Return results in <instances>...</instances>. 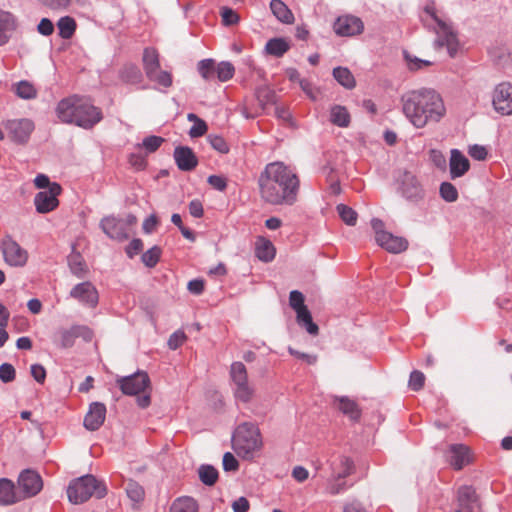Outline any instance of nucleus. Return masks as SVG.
Wrapping results in <instances>:
<instances>
[{
  "mask_svg": "<svg viewBox=\"0 0 512 512\" xmlns=\"http://www.w3.org/2000/svg\"><path fill=\"white\" fill-rule=\"evenodd\" d=\"M258 189L259 196L265 203L291 206L297 201L300 180L283 162H272L260 173Z\"/></svg>",
  "mask_w": 512,
  "mask_h": 512,
  "instance_id": "1",
  "label": "nucleus"
},
{
  "mask_svg": "<svg viewBox=\"0 0 512 512\" xmlns=\"http://www.w3.org/2000/svg\"><path fill=\"white\" fill-rule=\"evenodd\" d=\"M402 110L416 128L439 122L446 114L444 102L436 91L421 89L402 96Z\"/></svg>",
  "mask_w": 512,
  "mask_h": 512,
  "instance_id": "2",
  "label": "nucleus"
},
{
  "mask_svg": "<svg viewBox=\"0 0 512 512\" xmlns=\"http://www.w3.org/2000/svg\"><path fill=\"white\" fill-rule=\"evenodd\" d=\"M58 119L66 124H74L84 129L92 128L102 119L99 108L85 97L72 95L59 101L56 106Z\"/></svg>",
  "mask_w": 512,
  "mask_h": 512,
  "instance_id": "3",
  "label": "nucleus"
},
{
  "mask_svg": "<svg viewBox=\"0 0 512 512\" xmlns=\"http://www.w3.org/2000/svg\"><path fill=\"white\" fill-rule=\"evenodd\" d=\"M424 12L427 15L426 18H423L424 24L437 35L433 43L434 48L440 50L446 46L449 55L454 57L458 51L459 42L451 23L440 17L433 6L427 5Z\"/></svg>",
  "mask_w": 512,
  "mask_h": 512,
  "instance_id": "4",
  "label": "nucleus"
},
{
  "mask_svg": "<svg viewBox=\"0 0 512 512\" xmlns=\"http://www.w3.org/2000/svg\"><path fill=\"white\" fill-rule=\"evenodd\" d=\"M235 453L243 459H252L263 446L261 432L258 426L251 422L240 424L232 438Z\"/></svg>",
  "mask_w": 512,
  "mask_h": 512,
  "instance_id": "5",
  "label": "nucleus"
},
{
  "mask_svg": "<svg viewBox=\"0 0 512 512\" xmlns=\"http://www.w3.org/2000/svg\"><path fill=\"white\" fill-rule=\"evenodd\" d=\"M106 494L105 484L91 474L73 480L67 488L68 499L73 504L84 503L92 496L103 498Z\"/></svg>",
  "mask_w": 512,
  "mask_h": 512,
  "instance_id": "6",
  "label": "nucleus"
},
{
  "mask_svg": "<svg viewBox=\"0 0 512 512\" xmlns=\"http://www.w3.org/2000/svg\"><path fill=\"white\" fill-rule=\"evenodd\" d=\"M117 385L125 395H143L138 396L137 404L141 408L150 405V394L146 390L150 387V378L145 371H137L132 375L120 377L116 380Z\"/></svg>",
  "mask_w": 512,
  "mask_h": 512,
  "instance_id": "7",
  "label": "nucleus"
},
{
  "mask_svg": "<svg viewBox=\"0 0 512 512\" xmlns=\"http://www.w3.org/2000/svg\"><path fill=\"white\" fill-rule=\"evenodd\" d=\"M399 192L402 197L409 203L418 205L425 198V190L417 177L410 173L404 172L400 180Z\"/></svg>",
  "mask_w": 512,
  "mask_h": 512,
  "instance_id": "8",
  "label": "nucleus"
},
{
  "mask_svg": "<svg viewBox=\"0 0 512 512\" xmlns=\"http://www.w3.org/2000/svg\"><path fill=\"white\" fill-rule=\"evenodd\" d=\"M1 251L4 261L12 267H23L28 261V252L9 235L1 240Z\"/></svg>",
  "mask_w": 512,
  "mask_h": 512,
  "instance_id": "9",
  "label": "nucleus"
},
{
  "mask_svg": "<svg viewBox=\"0 0 512 512\" xmlns=\"http://www.w3.org/2000/svg\"><path fill=\"white\" fill-rule=\"evenodd\" d=\"M92 336L93 333L87 326L73 325L70 328L59 329L54 336V342L60 348L66 349L72 347L77 338L81 337L86 341H90Z\"/></svg>",
  "mask_w": 512,
  "mask_h": 512,
  "instance_id": "10",
  "label": "nucleus"
},
{
  "mask_svg": "<svg viewBox=\"0 0 512 512\" xmlns=\"http://www.w3.org/2000/svg\"><path fill=\"white\" fill-rule=\"evenodd\" d=\"M60 193L61 186L55 182L52 183L50 189L38 192L34 198L36 211L38 213L45 214L55 210L59 205L57 197Z\"/></svg>",
  "mask_w": 512,
  "mask_h": 512,
  "instance_id": "11",
  "label": "nucleus"
},
{
  "mask_svg": "<svg viewBox=\"0 0 512 512\" xmlns=\"http://www.w3.org/2000/svg\"><path fill=\"white\" fill-rule=\"evenodd\" d=\"M4 127L11 140L19 144L26 143L34 130V124L29 119L8 120Z\"/></svg>",
  "mask_w": 512,
  "mask_h": 512,
  "instance_id": "12",
  "label": "nucleus"
},
{
  "mask_svg": "<svg viewBox=\"0 0 512 512\" xmlns=\"http://www.w3.org/2000/svg\"><path fill=\"white\" fill-rule=\"evenodd\" d=\"M492 103L495 110L502 115L512 114V84L503 82L496 86Z\"/></svg>",
  "mask_w": 512,
  "mask_h": 512,
  "instance_id": "13",
  "label": "nucleus"
},
{
  "mask_svg": "<svg viewBox=\"0 0 512 512\" xmlns=\"http://www.w3.org/2000/svg\"><path fill=\"white\" fill-rule=\"evenodd\" d=\"M333 29L338 36L352 37L363 32L364 24L359 17L344 15L336 19Z\"/></svg>",
  "mask_w": 512,
  "mask_h": 512,
  "instance_id": "14",
  "label": "nucleus"
},
{
  "mask_svg": "<svg viewBox=\"0 0 512 512\" xmlns=\"http://www.w3.org/2000/svg\"><path fill=\"white\" fill-rule=\"evenodd\" d=\"M18 487L22 493L21 499L28 498L35 496L41 491L43 482L38 473L32 470H25L19 475Z\"/></svg>",
  "mask_w": 512,
  "mask_h": 512,
  "instance_id": "15",
  "label": "nucleus"
},
{
  "mask_svg": "<svg viewBox=\"0 0 512 512\" xmlns=\"http://www.w3.org/2000/svg\"><path fill=\"white\" fill-rule=\"evenodd\" d=\"M100 228L113 240L122 242L129 237V231L125 229V223L122 222V219L114 216L104 217L100 221Z\"/></svg>",
  "mask_w": 512,
  "mask_h": 512,
  "instance_id": "16",
  "label": "nucleus"
},
{
  "mask_svg": "<svg viewBox=\"0 0 512 512\" xmlns=\"http://www.w3.org/2000/svg\"><path fill=\"white\" fill-rule=\"evenodd\" d=\"M70 296L89 307H95L99 299L98 292L91 282L77 284L70 291Z\"/></svg>",
  "mask_w": 512,
  "mask_h": 512,
  "instance_id": "17",
  "label": "nucleus"
},
{
  "mask_svg": "<svg viewBox=\"0 0 512 512\" xmlns=\"http://www.w3.org/2000/svg\"><path fill=\"white\" fill-rule=\"evenodd\" d=\"M106 407L103 403L93 402L84 418V427L89 431L98 430L104 423Z\"/></svg>",
  "mask_w": 512,
  "mask_h": 512,
  "instance_id": "18",
  "label": "nucleus"
},
{
  "mask_svg": "<svg viewBox=\"0 0 512 512\" xmlns=\"http://www.w3.org/2000/svg\"><path fill=\"white\" fill-rule=\"evenodd\" d=\"M459 509L456 512H479L480 502L476 490L464 486L458 491Z\"/></svg>",
  "mask_w": 512,
  "mask_h": 512,
  "instance_id": "19",
  "label": "nucleus"
},
{
  "mask_svg": "<svg viewBox=\"0 0 512 512\" xmlns=\"http://www.w3.org/2000/svg\"><path fill=\"white\" fill-rule=\"evenodd\" d=\"M447 460L454 469H462L471 461L468 447L462 444L451 445L447 450Z\"/></svg>",
  "mask_w": 512,
  "mask_h": 512,
  "instance_id": "20",
  "label": "nucleus"
},
{
  "mask_svg": "<svg viewBox=\"0 0 512 512\" xmlns=\"http://www.w3.org/2000/svg\"><path fill=\"white\" fill-rule=\"evenodd\" d=\"M470 168L468 158L458 149L450 151L449 171L451 179L462 177Z\"/></svg>",
  "mask_w": 512,
  "mask_h": 512,
  "instance_id": "21",
  "label": "nucleus"
},
{
  "mask_svg": "<svg viewBox=\"0 0 512 512\" xmlns=\"http://www.w3.org/2000/svg\"><path fill=\"white\" fill-rule=\"evenodd\" d=\"M377 244L390 253H400L407 249L408 242L405 238L394 236L391 233H381L377 237Z\"/></svg>",
  "mask_w": 512,
  "mask_h": 512,
  "instance_id": "22",
  "label": "nucleus"
},
{
  "mask_svg": "<svg viewBox=\"0 0 512 512\" xmlns=\"http://www.w3.org/2000/svg\"><path fill=\"white\" fill-rule=\"evenodd\" d=\"M333 405L353 421H357L361 416L357 402L347 396H334Z\"/></svg>",
  "mask_w": 512,
  "mask_h": 512,
  "instance_id": "23",
  "label": "nucleus"
},
{
  "mask_svg": "<svg viewBox=\"0 0 512 512\" xmlns=\"http://www.w3.org/2000/svg\"><path fill=\"white\" fill-rule=\"evenodd\" d=\"M174 159L182 171H191L198 163L194 152L189 147H177L174 151Z\"/></svg>",
  "mask_w": 512,
  "mask_h": 512,
  "instance_id": "24",
  "label": "nucleus"
},
{
  "mask_svg": "<svg viewBox=\"0 0 512 512\" xmlns=\"http://www.w3.org/2000/svg\"><path fill=\"white\" fill-rule=\"evenodd\" d=\"M332 474L338 478H346L355 471V465L353 460L348 457L341 455L330 464Z\"/></svg>",
  "mask_w": 512,
  "mask_h": 512,
  "instance_id": "25",
  "label": "nucleus"
},
{
  "mask_svg": "<svg viewBox=\"0 0 512 512\" xmlns=\"http://www.w3.org/2000/svg\"><path fill=\"white\" fill-rule=\"evenodd\" d=\"M17 27L15 16L7 11H0V46L9 41L10 33Z\"/></svg>",
  "mask_w": 512,
  "mask_h": 512,
  "instance_id": "26",
  "label": "nucleus"
},
{
  "mask_svg": "<svg viewBox=\"0 0 512 512\" xmlns=\"http://www.w3.org/2000/svg\"><path fill=\"white\" fill-rule=\"evenodd\" d=\"M21 500L15 492L14 483L6 478L0 479V504L10 505Z\"/></svg>",
  "mask_w": 512,
  "mask_h": 512,
  "instance_id": "27",
  "label": "nucleus"
},
{
  "mask_svg": "<svg viewBox=\"0 0 512 512\" xmlns=\"http://www.w3.org/2000/svg\"><path fill=\"white\" fill-rule=\"evenodd\" d=\"M270 10L277 20L284 24H292L294 15L282 0H271Z\"/></svg>",
  "mask_w": 512,
  "mask_h": 512,
  "instance_id": "28",
  "label": "nucleus"
},
{
  "mask_svg": "<svg viewBox=\"0 0 512 512\" xmlns=\"http://www.w3.org/2000/svg\"><path fill=\"white\" fill-rule=\"evenodd\" d=\"M255 253L259 260L270 262L275 257V247L270 240L260 237L256 241Z\"/></svg>",
  "mask_w": 512,
  "mask_h": 512,
  "instance_id": "29",
  "label": "nucleus"
},
{
  "mask_svg": "<svg viewBox=\"0 0 512 512\" xmlns=\"http://www.w3.org/2000/svg\"><path fill=\"white\" fill-rule=\"evenodd\" d=\"M143 67L146 76H153L160 69L159 55L156 50L146 48L143 53Z\"/></svg>",
  "mask_w": 512,
  "mask_h": 512,
  "instance_id": "30",
  "label": "nucleus"
},
{
  "mask_svg": "<svg viewBox=\"0 0 512 512\" xmlns=\"http://www.w3.org/2000/svg\"><path fill=\"white\" fill-rule=\"evenodd\" d=\"M350 114L345 106L334 105L330 109V121L338 127H348Z\"/></svg>",
  "mask_w": 512,
  "mask_h": 512,
  "instance_id": "31",
  "label": "nucleus"
},
{
  "mask_svg": "<svg viewBox=\"0 0 512 512\" xmlns=\"http://www.w3.org/2000/svg\"><path fill=\"white\" fill-rule=\"evenodd\" d=\"M296 321L299 326L304 328L310 335L316 336L319 332V327L313 322L312 315L307 309H302L296 313Z\"/></svg>",
  "mask_w": 512,
  "mask_h": 512,
  "instance_id": "32",
  "label": "nucleus"
},
{
  "mask_svg": "<svg viewBox=\"0 0 512 512\" xmlns=\"http://www.w3.org/2000/svg\"><path fill=\"white\" fill-rule=\"evenodd\" d=\"M290 49V44L284 38H272L265 46V50L268 54L281 57Z\"/></svg>",
  "mask_w": 512,
  "mask_h": 512,
  "instance_id": "33",
  "label": "nucleus"
},
{
  "mask_svg": "<svg viewBox=\"0 0 512 512\" xmlns=\"http://www.w3.org/2000/svg\"><path fill=\"white\" fill-rule=\"evenodd\" d=\"M333 77L335 80L345 87L346 89H352L356 85V81L350 70L346 67H336L333 69Z\"/></svg>",
  "mask_w": 512,
  "mask_h": 512,
  "instance_id": "34",
  "label": "nucleus"
},
{
  "mask_svg": "<svg viewBox=\"0 0 512 512\" xmlns=\"http://www.w3.org/2000/svg\"><path fill=\"white\" fill-rule=\"evenodd\" d=\"M170 512H198V505L191 497H180L172 503Z\"/></svg>",
  "mask_w": 512,
  "mask_h": 512,
  "instance_id": "35",
  "label": "nucleus"
},
{
  "mask_svg": "<svg viewBox=\"0 0 512 512\" xmlns=\"http://www.w3.org/2000/svg\"><path fill=\"white\" fill-rule=\"evenodd\" d=\"M12 90L22 99H34L37 96V90L34 85L26 80L19 81L13 85Z\"/></svg>",
  "mask_w": 512,
  "mask_h": 512,
  "instance_id": "36",
  "label": "nucleus"
},
{
  "mask_svg": "<svg viewBox=\"0 0 512 512\" xmlns=\"http://www.w3.org/2000/svg\"><path fill=\"white\" fill-rule=\"evenodd\" d=\"M233 391L235 398L243 403L250 402L255 393L253 386L249 382L235 384Z\"/></svg>",
  "mask_w": 512,
  "mask_h": 512,
  "instance_id": "37",
  "label": "nucleus"
},
{
  "mask_svg": "<svg viewBox=\"0 0 512 512\" xmlns=\"http://www.w3.org/2000/svg\"><path fill=\"white\" fill-rule=\"evenodd\" d=\"M120 77L126 83L136 84L142 80V73L136 65L128 64L120 71Z\"/></svg>",
  "mask_w": 512,
  "mask_h": 512,
  "instance_id": "38",
  "label": "nucleus"
},
{
  "mask_svg": "<svg viewBox=\"0 0 512 512\" xmlns=\"http://www.w3.org/2000/svg\"><path fill=\"white\" fill-rule=\"evenodd\" d=\"M198 475L200 481L207 486L214 485L218 480V471L212 465H201Z\"/></svg>",
  "mask_w": 512,
  "mask_h": 512,
  "instance_id": "39",
  "label": "nucleus"
},
{
  "mask_svg": "<svg viewBox=\"0 0 512 512\" xmlns=\"http://www.w3.org/2000/svg\"><path fill=\"white\" fill-rule=\"evenodd\" d=\"M59 35L63 39H69L75 32L76 23L75 20L69 16L61 17L57 22Z\"/></svg>",
  "mask_w": 512,
  "mask_h": 512,
  "instance_id": "40",
  "label": "nucleus"
},
{
  "mask_svg": "<svg viewBox=\"0 0 512 512\" xmlns=\"http://www.w3.org/2000/svg\"><path fill=\"white\" fill-rule=\"evenodd\" d=\"M230 377L233 384L248 382V374L242 362H233L230 368Z\"/></svg>",
  "mask_w": 512,
  "mask_h": 512,
  "instance_id": "41",
  "label": "nucleus"
},
{
  "mask_svg": "<svg viewBox=\"0 0 512 512\" xmlns=\"http://www.w3.org/2000/svg\"><path fill=\"white\" fill-rule=\"evenodd\" d=\"M336 210H337L341 220L345 224H347L349 226L356 225L358 214L354 209H352L351 207H349L345 204H338L336 206Z\"/></svg>",
  "mask_w": 512,
  "mask_h": 512,
  "instance_id": "42",
  "label": "nucleus"
},
{
  "mask_svg": "<svg viewBox=\"0 0 512 512\" xmlns=\"http://www.w3.org/2000/svg\"><path fill=\"white\" fill-rule=\"evenodd\" d=\"M127 496L135 503H138L144 499V489L141 485L133 480H129L126 486Z\"/></svg>",
  "mask_w": 512,
  "mask_h": 512,
  "instance_id": "43",
  "label": "nucleus"
},
{
  "mask_svg": "<svg viewBox=\"0 0 512 512\" xmlns=\"http://www.w3.org/2000/svg\"><path fill=\"white\" fill-rule=\"evenodd\" d=\"M71 272L77 277H83L87 271L86 265L78 254H73L68 259Z\"/></svg>",
  "mask_w": 512,
  "mask_h": 512,
  "instance_id": "44",
  "label": "nucleus"
},
{
  "mask_svg": "<svg viewBox=\"0 0 512 512\" xmlns=\"http://www.w3.org/2000/svg\"><path fill=\"white\" fill-rule=\"evenodd\" d=\"M215 72L217 73L218 79L222 82H225L233 77L235 73V68L232 65V63L228 61H223L218 64Z\"/></svg>",
  "mask_w": 512,
  "mask_h": 512,
  "instance_id": "45",
  "label": "nucleus"
},
{
  "mask_svg": "<svg viewBox=\"0 0 512 512\" xmlns=\"http://www.w3.org/2000/svg\"><path fill=\"white\" fill-rule=\"evenodd\" d=\"M160 255L161 249L158 246H154L151 249L144 252L142 254L141 259L145 266L152 268L158 263Z\"/></svg>",
  "mask_w": 512,
  "mask_h": 512,
  "instance_id": "46",
  "label": "nucleus"
},
{
  "mask_svg": "<svg viewBox=\"0 0 512 512\" xmlns=\"http://www.w3.org/2000/svg\"><path fill=\"white\" fill-rule=\"evenodd\" d=\"M440 196L446 202H455L458 199V191L450 182H443L440 185Z\"/></svg>",
  "mask_w": 512,
  "mask_h": 512,
  "instance_id": "47",
  "label": "nucleus"
},
{
  "mask_svg": "<svg viewBox=\"0 0 512 512\" xmlns=\"http://www.w3.org/2000/svg\"><path fill=\"white\" fill-rule=\"evenodd\" d=\"M256 97L262 108H265L268 104L275 102V93L267 87L258 88L256 91Z\"/></svg>",
  "mask_w": 512,
  "mask_h": 512,
  "instance_id": "48",
  "label": "nucleus"
},
{
  "mask_svg": "<svg viewBox=\"0 0 512 512\" xmlns=\"http://www.w3.org/2000/svg\"><path fill=\"white\" fill-rule=\"evenodd\" d=\"M164 141V138L160 136L151 135L144 138L139 147L145 149L147 153H153L162 145Z\"/></svg>",
  "mask_w": 512,
  "mask_h": 512,
  "instance_id": "49",
  "label": "nucleus"
},
{
  "mask_svg": "<svg viewBox=\"0 0 512 512\" xmlns=\"http://www.w3.org/2000/svg\"><path fill=\"white\" fill-rule=\"evenodd\" d=\"M404 58L407 62L408 69L411 71H417L419 69L432 65V62L420 59L416 56H412L406 51L404 52Z\"/></svg>",
  "mask_w": 512,
  "mask_h": 512,
  "instance_id": "50",
  "label": "nucleus"
},
{
  "mask_svg": "<svg viewBox=\"0 0 512 512\" xmlns=\"http://www.w3.org/2000/svg\"><path fill=\"white\" fill-rule=\"evenodd\" d=\"M345 488H346V482L344 481V478L335 477L331 473V477L328 480L327 487H326L327 492L330 493L331 495H337L340 492L344 491Z\"/></svg>",
  "mask_w": 512,
  "mask_h": 512,
  "instance_id": "51",
  "label": "nucleus"
},
{
  "mask_svg": "<svg viewBox=\"0 0 512 512\" xmlns=\"http://www.w3.org/2000/svg\"><path fill=\"white\" fill-rule=\"evenodd\" d=\"M289 305L296 313L302 311V309H307V306L304 304V295L298 290L290 292Z\"/></svg>",
  "mask_w": 512,
  "mask_h": 512,
  "instance_id": "52",
  "label": "nucleus"
},
{
  "mask_svg": "<svg viewBox=\"0 0 512 512\" xmlns=\"http://www.w3.org/2000/svg\"><path fill=\"white\" fill-rule=\"evenodd\" d=\"M215 70L214 60L212 59H204L198 63V71L205 80H209Z\"/></svg>",
  "mask_w": 512,
  "mask_h": 512,
  "instance_id": "53",
  "label": "nucleus"
},
{
  "mask_svg": "<svg viewBox=\"0 0 512 512\" xmlns=\"http://www.w3.org/2000/svg\"><path fill=\"white\" fill-rule=\"evenodd\" d=\"M220 15L225 26L235 25L240 21V17L237 12L229 7H222L220 9Z\"/></svg>",
  "mask_w": 512,
  "mask_h": 512,
  "instance_id": "54",
  "label": "nucleus"
},
{
  "mask_svg": "<svg viewBox=\"0 0 512 512\" xmlns=\"http://www.w3.org/2000/svg\"><path fill=\"white\" fill-rule=\"evenodd\" d=\"M150 81L156 82L163 87H170L172 85V76L167 71L158 70L153 73V76L147 77Z\"/></svg>",
  "mask_w": 512,
  "mask_h": 512,
  "instance_id": "55",
  "label": "nucleus"
},
{
  "mask_svg": "<svg viewBox=\"0 0 512 512\" xmlns=\"http://www.w3.org/2000/svg\"><path fill=\"white\" fill-rule=\"evenodd\" d=\"M16 377V371L13 365L3 363L0 365V380L4 383L12 382Z\"/></svg>",
  "mask_w": 512,
  "mask_h": 512,
  "instance_id": "56",
  "label": "nucleus"
},
{
  "mask_svg": "<svg viewBox=\"0 0 512 512\" xmlns=\"http://www.w3.org/2000/svg\"><path fill=\"white\" fill-rule=\"evenodd\" d=\"M425 376L422 372L415 370L410 374L409 387L414 391H419L424 386Z\"/></svg>",
  "mask_w": 512,
  "mask_h": 512,
  "instance_id": "57",
  "label": "nucleus"
},
{
  "mask_svg": "<svg viewBox=\"0 0 512 512\" xmlns=\"http://www.w3.org/2000/svg\"><path fill=\"white\" fill-rule=\"evenodd\" d=\"M208 141L211 146L220 153H227L229 151L228 144L221 136L209 135Z\"/></svg>",
  "mask_w": 512,
  "mask_h": 512,
  "instance_id": "58",
  "label": "nucleus"
},
{
  "mask_svg": "<svg viewBox=\"0 0 512 512\" xmlns=\"http://www.w3.org/2000/svg\"><path fill=\"white\" fill-rule=\"evenodd\" d=\"M187 339L186 334L178 330L174 332L172 335H170L168 339V346L172 350H176L178 347H180Z\"/></svg>",
  "mask_w": 512,
  "mask_h": 512,
  "instance_id": "59",
  "label": "nucleus"
},
{
  "mask_svg": "<svg viewBox=\"0 0 512 512\" xmlns=\"http://www.w3.org/2000/svg\"><path fill=\"white\" fill-rule=\"evenodd\" d=\"M207 124L202 119H197L190 128L189 135L192 138L203 136L207 132Z\"/></svg>",
  "mask_w": 512,
  "mask_h": 512,
  "instance_id": "60",
  "label": "nucleus"
},
{
  "mask_svg": "<svg viewBox=\"0 0 512 512\" xmlns=\"http://www.w3.org/2000/svg\"><path fill=\"white\" fill-rule=\"evenodd\" d=\"M238 461L230 452H226L223 456V468L225 471H235L238 469Z\"/></svg>",
  "mask_w": 512,
  "mask_h": 512,
  "instance_id": "61",
  "label": "nucleus"
},
{
  "mask_svg": "<svg viewBox=\"0 0 512 512\" xmlns=\"http://www.w3.org/2000/svg\"><path fill=\"white\" fill-rule=\"evenodd\" d=\"M207 181L213 188L219 191H224L227 187V180L223 176L210 175Z\"/></svg>",
  "mask_w": 512,
  "mask_h": 512,
  "instance_id": "62",
  "label": "nucleus"
},
{
  "mask_svg": "<svg viewBox=\"0 0 512 512\" xmlns=\"http://www.w3.org/2000/svg\"><path fill=\"white\" fill-rule=\"evenodd\" d=\"M430 158L436 167H438L440 169L446 168V165H447L446 158L441 151L435 150V149L431 150Z\"/></svg>",
  "mask_w": 512,
  "mask_h": 512,
  "instance_id": "63",
  "label": "nucleus"
},
{
  "mask_svg": "<svg viewBox=\"0 0 512 512\" xmlns=\"http://www.w3.org/2000/svg\"><path fill=\"white\" fill-rule=\"evenodd\" d=\"M143 249V243L140 239H133L126 247V254L129 258H133Z\"/></svg>",
  "mask_w": 512,
  "mask_h": 512,
  "instance_id": "64",
  "label": "nucleus"
}]
</instances>
